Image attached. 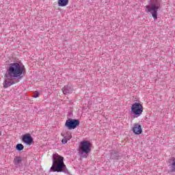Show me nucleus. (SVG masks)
Here are the masks:
<instances>
[{
  "mask_svg": "<svg viewBox=\"0 0 175 175\" xmlns=\"http://www.w3.org/2000/svg\"><path fill=\"white\" fill-rule=\"evenodd\" d=\"M120 158V153L118 152L113 151L111 153V159H118Z\"/></svg>",
  "mask_w": 175,
  "mask_h": 175,
  "instance_id": "f8f14e48",
  "label": "nucleus"
},
{
  "mask_svg": "<svg viewBox=\"0 0 175 175\" xmlns=\"http://www.w3.org/2000/svg\"><path fill=\"white\" fill-rule=\"evenodd\" d=\"M65 137L67 140H70L72 139V134L70 133H66Z\"/></svg>",
  "mask_w": 175,
  "mask_h": 175,
  "instance_id": "2eb2a0df",
  "label": "nucleus"
},
{
  "mask_svg": "<svg viewBox=\"0 0 175 175\" xmlns=\"http://www.w3.org/2000/svg\"><path fill=\"white\" fill-rule=\"evenodd\" d=\"M21 162H23V158H21V157H16L14 159V164L15 166H20V165H21Z\"/></svg>",
  "mask_w": 175,
  "mask_h": 175,
  "instance_id": "9d476101",
  "label": "nucleus"
},
{
  "mask_svg": "<svg viewBox=\"0 0 175 175\" xmlns=\"http://www.w3.org/2000/svg\"><path fill=\"white\" fill-rule=\"evenodd\" d=\"M69 3V0H58V6L64 8Z\"/></svg>",
  "mask_w": 175,
  "mask_h": 175,
  "instance_id": "9b49d317",
  "label": "nucleus"
},
{
  "mask_svg": "<svg viewBox=\"0 0 175 175\" xmlns=\"http://www.w3.org/2000/svg\"><path fill=\"white\" fill-rule=\"evenodd\" d=\"M170 166L171 167L172 172H175V158L173 159L172 162Z\"/></svg>",
  "mask_w": 175,
  "mask_h": 175,
  "instance_id": "4468645a",
  "label": "nucleus"
},
{
  "mask_svg": "<svg viewBox=\"0 0 175 175\" xmlns=\"http://www.w3.org/2000/svg\"><path fill=\"white\" fill-rule=\"evenodd\" d=\"M62 144H66L68 143V139H66V137H64V139L62 140Z\"/></svg>",
  "mask_w": 175,
  "mask_h": 175,
  "instance_id": "dca6fc26",
  "label": "nucleus"
},
{
  "mask_svg": "<svg viewBox=\"0 0 175 175\" xmlns=\"http://www.w3.org/2000/svg\"><path fill=\"white\" fill-rule=\"evenodd\" d=\"M133 132L135 135H142L143 130L142 129V125L135 123L133 127Z\"/></svg>",
  "mask_w": 175,
  "mask_h": 175,
  "instance_id": "1a4fd4ad",
  "label": "nucleus"
},
{
  "mask_svg": "<svg viewBox=\"0 0 175 175\" xmlns=\"http://www.w3.org/2000/svg\"><path fill=\"white\" fill-rule=\"evenodd\" d=\"M25 73H27L25 66H21L20 63L10 64L7 68V79L3 82V88H9L10 85L19 83L23 76H25Z\"/></svg>",
  "mask_w": 175,
  "mask_h": 175,
  "instance_id": "f257e3e1",
  "label": "nucleus"
},
{
  "mask_svg": "<svg viewBox=\"0 0 175 175\" xmlns=\"http://www.w3.org/2000/svg\"><path fill=\"white\" fill-rule=\"evenodd\" d=\"M64 95H69L70 94H72L75 89H73V86L72 85H66L62 89Z\"/></svg>",
  "mask_w": 175,
  "mask_h": 175,
  "instance_id": "6e6552de",
  "label": "nucleus"
},
{
  "mask_svg": "<svg viewBox=\"0 0 175 175\" xmlns=\"http://www.w3.org/2000/svg\"><path fill=\"white\" fill-rule=\"evenodd\" d=\"M131 114L134 115V118H137L143 114V105L140 103H135L131 105Z\"/></svg>",
  "mask_w": 175,
  "mask_h": 175,
  "instance_id": "39448f33",
  "label": "nucleus"
},
{
  "mask_svg": "<svg viewBox=\"0 0 175 175\" xmlns=\"http://www.w3.org/2000/svg\"><path fill=\"white\" fill-rule=\"evenodd\" d=\"M40 94L38 92H36V93L34 94V95L33 96V98H38L39 97V95Z\"/></svg>",
  "mask_w": 175,
  "mask_h": 175,
  "instance_id": "f3484780",
  "label": "nucleus"
},
{
  "mask_svg": "<svg viewBox=\"0 0 175 175\" xmlns=\"http://www.w3.org/2000/svg\"><path fill=\"white\" fill-rule=\"evenodd\" d=\"M22 142L27 146H31L33 143V138L31 136V134L26 133L22 136Z\"/></svg>",
  "mask_w": 175,
  "mask_h": 175,
  "instance_id": "0eeeda50",
  "label": "nucleus"
},
{
  "mask_svg": "<svg viewBox=\"0 0 175 175\" xmlns=\"http://www.w3.org/2000/svg\"><path fill=\"white\" fill-rule=\"evenodd\" d=\"M79 125H80V120H79V119L69 118L66 121L65 123V126H66L69 131H71L72 129H76Z\"/></svg>",
  "mask_w": 175,
  "mask_h": 175,
  "instance_id": "423d86ee",
  "label": "nucleus"
},
{
  "mask_svg": "<svg viewBox=\"0 0 175 175\" xmlns=\"http://www.w3.org/2000/svg\"><path fill=\"white\" fill-rule=\"evenodd\" d=\"M162 0H152L149 5H146V13H150L154 20H158V10H161Z\"/></svg>",
  "mask_w": 175,
  "mask_h": 175,
  "instance_id": "7ed1b4c3",
  "label": "nucleus"
},
{
  "mask_svg": "<svg viewBox=\"0 0 175 175\" xmlns=\"http://www.w3.org/2000/svg\"><path fill=\"white\" fill-rule=\"evenodd\" d=\"M52 161L53 163L49 172L69 174V170L64 163V157L58 154V153H55L53 154Z\"/></svg>",
  "mask_w": 175,
  "mask_h": 175,
  "instance_id": "f03ea898",
  "label": "nucleus"
},
{
  "mask_svg": "<svg viewBox=\"0 0 175 175\" xmlns=\"http://www.w3.org/2000/svg\"><path fill=\"white\" fill-rule=\"evenodd\" d=\"M91 142L83 140L80 142L79 155L81 158H88L91 152Z\"/></svg>",
  "mask_w": 175,
  "mask_h": 175,
  "instance_id": "20e7f679",
  "label": "nucleus"
},
{
  "mask_svg": "<svg viewBox=\"0 0 175 175\" xmlns=\"http://www.w3.org/2000/svg\"><path fill=\"white\" fill-rule=\"evenodd\" d=\"M0 136H2V132L0 131Z\"/></svg>",
  "mask_w": 175,
  "mask_h": 175,
  "instance_id": "a211bd4d",
  "label": "nucleus"
},
{
  "mask_svg": "<svg viewBox=\"0 0 175 175\" xmlns=\"http://www.w3.org/2000/svg\"><path fill=\"white\" fill-rule=\"evenodd\" d=\"M16 150H17L18 151H23V150H24V145H23V144H16Z\"/></svg>",
  "mask_w": 175,
  "mask_h": 175,
  "instance_id": "ddd939ff",
  "label": "nucleus"
}]
</instances>
